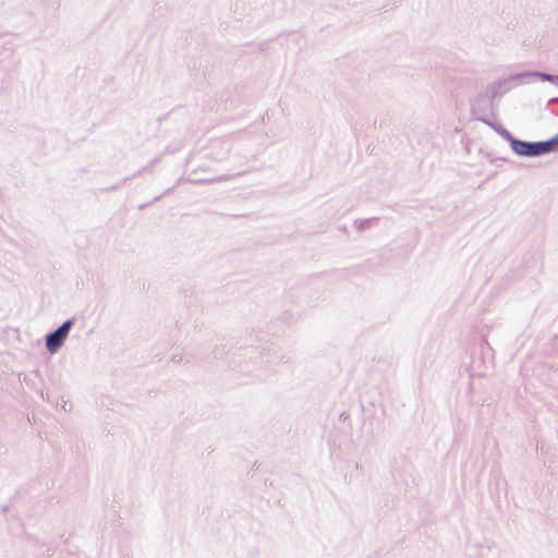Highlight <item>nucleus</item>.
Listing matches in <instances>:
<instances>
[{"mask_svg":"<svg viewBox=\"0 0 558 558\" xmlns=\"http://www.w3.org/2000/svg\"><path fill=\"white\" fill-rule=\"evenodd\" d=\"M554 142H537V143H526L522 141H513L512 149L522 156H538L545 153H548L553 149Z\"/></svg>","mask_w":558,"mask_h":558,"instance_id":"1","label":"nucleus"},{"mask_svg":"<svg viewBox=\"0 0 558 558\" xmlns=\"http://www.w3.org/2000/svg\"><path fill=\"white\" fill-rule=\"evenodd\" d=\"M542 77L547 80V81H553V76L548 75V74H543Z\"/></svg>","mask_w":558,"mask_h":558,"instance_id":"3","label":"nucleus"},{"mask_svg":"<svg viewBox=\"0 0 558 558\" xmlns=\"http://www.w3.org/2000/svg\"><path fill=\"white\" fill-rule=\"evenodd\" d=\"M71 325H72L71 320H66L56 331H53L52 333H50L47 337L46 345H47L48 351H50L51 353H54L58 351V349L61 347V344L66 339L70 328H71Z\"/></svg>","mask_w":558,"mask_h":558,"instance_id":"2","label":"nucleus"}]
</instances>
